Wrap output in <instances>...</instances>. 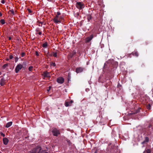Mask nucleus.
<instances>
[{"label": "nucleus", "mask_w": 153, "mask_h": 153, "mask_svg": "<svg viewBox=\"0 0 153 153\" xmlns=\"http://www.w3.org/2000/svg\"><path fill=\"white\" fill-rule=\"evenodd\" d=\"M146 139H147V141L148 142L149 140L148 139V138L147 137L146 138Z\"/></svg>", "instance_id": "39"}, {"label": "nucleus", "mask_w": 153, "mask_h": 153, "mask_svg": "<svg viewBox=\"0 0 153 153\" xmlns=\"http://www.w3.org/2000/svg\"><path fill=\"white\" fill-rule=\"evenodd\" d=\"M48 153V152H45L44 153Z\"/></svg>", "instance_id": "40"}, {"label": "nucleus", "mask_w": 153, "mask_h": 153, "mask_svg": "<svg viewBox=\"0 0 153 153\" xmlns=\"http://www.w3.org/2000/svg\"><path fill=\"white\" fill-rule=\"evenodd\" d=\"M0 153H1L0 152Z\"/></svg>", "instance_id": "41"}, {"label": "nucleus", "mask_w": 153, "mask_h": 153, "mask_svg": "<svg viewBox=\"0 0 153 153\" xmlns=\"http://www.w3.org/2000/svg\"><path fill=\"white\" fill-rule=\"evenodd\" d=\"M93 37V35H91L90 37H88L85 39V41L86 43H88L91 41Z\"/></svg>", "instance_id": "8"}, {"label": "nucleus", "mask_w": 153, "mask_h": 153, "mask_svg": "<svg viewBox=\"0 0 153 153\" xmlns=\"http://www.w3.org/2000/svg\"><path fill=\"white\" fill-rule=\"evenodd\" d=\"M84 69L82 67H77L76 69V72L77 73L81 72L83 71Z\"/></svg>", "instance_id": "9"}, {"label": "nucleus", "mask_w": 153, "mask_h": 153, "mask_svg": "<svg viewBox=\"0 0 153 153\" xmlns=\"http://www.w3.org/2000/svg\"><path fill=\"white\" fill-rule=\"evenodd\" d=\"M52 132L53 135L55 136H58V135L60 134V132L59 130L56 128H54L52 131Z\"/></svg>", "instance_id": "4"}, {"label": "nucleus", "mask_w": 153, "mask_h": 153, "mask_svg": "<svg viewBox=\"0 0 153 153\" xmlns=\"http://www.w3.org/2000/svg\"><path fill=\"white\" fill-rule=\"evenodd\" d=\"M11 37H9V40H11Z\"/></svg>", "instance_id": "34"}, {"label": "nucleus", "mask_w": 153, "mask_h": 153, "mask_svg": "<svg viewBox=\"0 0 153 153\" xmlns=\"http://www.w3.org/2000/svg\"><path fill=\"white\" fill-rule=\"evenodd\" d=\"M52 55L54 57H57V53L56 52L53 53Z\"/></svg>", "instance_id": "17"}, {"label": "nucleus", "mask_w": 153, "mask_h": 153, "mask_svg": "<svg viewBox=\"0 0 153 153\" xmlns=\"http://www.w3.org/2000/svg\"><path fill=\"white\" fill-rule=\"evenodd\" d=\"M42 75L43 76L44 79L46 77H50V75L49 73L47 71L44 72L42 74Z\"/></svg>", "instance_id": "5"}, {"label": "nucleus", "mask_w": 153, "mask_h": 153, "mask_svg": "<svg viewBox=\"0 0 153 153\" xmlns=\"http://www.w3.org/2000/svg\"><path fill=\"white\" fill-rule=\"evenodd\" d=\"M8 64H6L4 65L3 66V68L5 69L6 67L8 66Z\"/></svg>", "instance_id": "18"}, {"label": "nucleus", "mask_w": 153, "mask_h": 153, "mask_svg": "<svg viewBox=\"0 0 153 153\" xmlns=\"http://www.w3.org/2000/svg\"><path fill=\"white\" fill-rule=\"evenodd\" d=\"M146 152H147V153H151L150 150L149 149H148V150H147Z\"/></svg>", "instance_id": "28"}, {"label": "nucleus", "mask_w": 153, "mask_h": 153, "mask_svg": "<svg viewBox=\"0 0 153 153\" xmlns=\"http://www.w3.org/2000/svg\"><path fill=\"white\" fill-rule=\"evenodd\" d=\"M51 86H49V89H48L47 90V91H49L50 90V89H51Z\"/></svg>", "instance_id": "31"}, {"label": "nucleus", "mask_w": 153, "mask_h": 153, "mask_svg": "<svg viewBox=\"0 0 153 153\" xmlns=\"http://www.w3.org/2000/svg\"><path fill=\"white\" fill-rule=\"evenodd\" d=\"M65 105L66 107H68V106H71V105L69 104V102H66L65 103Z\"/></svg>", "instance_id": "16"}, {"label": "nucleus", "mask_w": 153, "mask_h": 153, "mask_svg": "<svg viewBox=\"0 0 153 153\" xmlns=\"http://www.w3.org/2000/svg\"><path fill=\"white\" fill-rule=\"evenodd\" d=\"M26 62H24L23 63V65H26Z\"/></svg>", "instance_id": "36"}, {"label": "nucleus", "mask_w": 153, "mask_h": 153, "mask_svg": "<svg viewBox=\"0 0 153 153\" xmlns=\"http://www.w3.org/2000/svg\"><path fill=\"white\" fill-rule=\"evenodd\" d=\"M36 56H38L39 55V54L38 51H36Z\"/></svg>", "instance_id": "29"}, {"label": "nucleus", "mask_w": 153, "mask_h": 153, "mask_svg": "<svg viewBox=\"0 0 153 153\" xmlns=\"http://www.w3.org/2000/svg\"><path fill=\"white\" fill-rule=\"evenodd\" d=\"M51 65L52 66H55L56 65L55 64V63H52L51 64Z\"/></svg>", "instance_id": "26"}, {"label": "nucleus", "mask_w": 153, "mask_h": 153, "mask_svg": "<svg viewBox=\"0 0 153 153\" xmlns=\"http://www.w3.org/2000/svg\"><path fill=\"white\" fill-rule=\"evenodd\" d=\"M131 54L134 56H138V53L137 51H134L132 52Z\"/></svg>", "instance_id": "13"}, {"label": "nucleus", "mask_w": 153, "mask_h": 153, "mask_svg": "<svg viewBox=\"0 0 153 153\" xmlns=\"http://www.w3.org/2000/svg\"><path fill=\"white\" fill-rule=\"evenodd\" d=\"M64 79L62 77H59L57 79V81L59 83L62 84L64 82Z\"/></svg>", "instance_id": "7"}, {"label": "nucleus", "mask_w": 153, "mask_h": 153, "mask_svg": "<svg viewBox=\"0 0 153 153\" xmlns=\"http://www.w3.org/2000/svg\"><path fill=\"white\" fill-rule=\"evenodd\" d=\"M73 102V101H72V100H71L69 102V104H70V105H71V104H72V103Z\"/></svg>", "instance_id": "27"}, {"label": "nucleus", "mask_w": 153, "mask_h": 153, "mask_svg": "<svg viewBox=\"0 0 153 153\" xmlns=\"http://www.w3.org/2000/svg\"><path fill=\"white\" fill-rule=\"evenodd\" d=\"M23 65L20 63L19 64L16 66L15 68V72L16 73H18L19 71L23 68Z\"/></svg>", "instance_id": "3"}, {"label": "nucleus", "mask_w": 153, "mask_h": 153, "mask_svg": "<svg viewBox=\"0 0 153 153\" xmlns=\"http://www.w3.org/2000/svg\"><path fill=\"white\" fill-rule=\"evenodd\" d=\"M2 16V14L1 13H0V16Z\"/></svg>", "instance_id": "35"}, {"label": "nucleus", "mask_w": 153, "mask_h": 153, "mask_svg": "<svg viewBox=\"0 0 153 153\" xmlns=\"http://www.w3.org/2000/svg\"><path fill=\"white\" fill-rule=\"evenodd\" d=\"M0 134L3 137H4L5 136V134L1 132L0 133Z\"/></svg>", "instance_id": "22"}, {"label": "nucleus", "mask_w": 153, "mask_h": 153, "mask_svg": "<svg viewBox=\"0 0 153 153\" xmlns=\"http://www.w3.org/2000/svg\"><path fill=\"white\" fill-rule=\"evenodd\" d=\"M48 46V43L47 42H45L42 44V46L43 48H46Z\"/></svg>", "instance_id": "14"}, {"label": "nucleus", "mask_w": 153, "mask_h": 153, "mask_svg": "<svg viewBox=\"0 0 153 153\" xmlns=\"http://www.w3.org/2000/svg\"><path fill=\"white\" fill-rule=\"evenodd\" d=\"M25 53L24 52H22V53L21 55L22 57H23L25 55Z\"/></svg>", "instance_id": "23"}, {"label": "nucleus", "mask_w": 153, "mask_h": 153, "mask_svg": "<svg viewBox=\"0 0 153 153\" xmlns=\"http://www.w3.org/2000/svg\"><path fill=\"white\" fill-rule=\"evenodd\" d=\"M61 13L59 12H57L56 14L54 17V18L53 19V21L55 24H58L61 23L63 18L62 16H60Z\"/></svg>", "instance_id": "1"}, {"label": "nucleus", "mask_w": 153, "mask_h": 153, "mask_svg": "<svg viewBox=\"0 0 153 153\" xmlns=\"http://www.w3.org/2000/svg\"><path fill=\"white\" fill-rule=\"evenodd\" d=\"M76 7L79 10L82 9L85 7L84 4L81 2H77L76 4Z\"/></svg>", "instance_id": "2"}, {"label": "nucleus", "mask_w": 153, "mask_h": 153, "mask_svg": "<svg viewBox=\"0 0 153 153\" xmlns=\"http://www.w3.org/2000/svg\"><path fill=\"white\" fill-rule=\"evenodd\" d=\"M15 61L16 62L18 60L19 58L18 57H15Z\"/></svg>", "instance_id": "20"}, {"label": "nucleus", "mask_w": 153, "mask_h": 153, "mask_svg": "<svg viewBox=\"0 0 153 153\" xmlns=\"http://www.w3.org/2000/svg\"><path fill=\"white\" fill-rule=\"evenodd\" d=\"M39 35H41L42 34V33L41 32H39Z\"/></svg>", "instance_id": "33"}, {"label": "nucleus", "mask_w": 153, "mask_h": 153, "mask_svg": "<svg viewBox=\"0 0 153 153\" xmlns=\"http://www.w3.org/2000/svg\"><path fill=\"white\" fill-rule=\"evenodd\" d=\"M76 54V52H74V54H73V55H74V54Z\"/></svg>", "instance_id": "38"}, {"label": "nucleus", "mask_w": 153, "mask_h": 153, "mask_svg": "<svg viewBox=\"0 0 153 153\" xmlns=\"http://www.w3.org/2000/svg\"><path fill=\"white\" fill-rule=\"evenodd\" d=\"M48 1H53V0H48Z\"/></svg>", "instance_id": "37"}, {"label": "nucleus", "mask_w": 153, "mask_h": 153, "mask_svg": "<svg viewBox=\"0 0 153 153\" xmlns=\"http://www.w3.org/2000/svg\"><path fill=\"white\" fill-rule=\"evenodd\" d=\"M12 124V122H10L8 123L6 125V128H9L11 126Z\"/></svg>", "instance_id": "12"}, {"label": "nucleus", "mask_w": 153, "mask_h": 153, "mask_svg": "<svg viewBox=\"0 0 153 153\" xmlns=\"http://www.w3.org/2000/svg\"><path fill=\"white\" fill-rule=\"evenodd\" d=\"M33 69V67L32 66H30L28 68L29 71H31Z\"/></svg>", "instance_id": "19"}, {"label": "nucleus", "mask_w": 153, "mask_h": 153, "mask_svg": "<svg viewBox=\"0 0 153 153\" xmlns=\"http://www.w3.org/2000/svg\"><path fill=\"white\" fill-rule=\"evenodd\" d=\"M5 83V80L3 78H1V80L0 84L1 86L4 85Z\"/></svg>", "instance_id": "10"}, {"label": "nucleus", "mask_w": 153, "mask_h": 153, "mask_svg": "<svg viewBox=\"0 0 153 153\" xmlns=\"http://www.w3.org/2000/svg\"><path fill=\"white\" fill-rule=\"evenodd\" d=\"M0 22L2 25L4 24L5 23V21L3 19H1L0 20Z\"/></svg>", "instance_id": "15"}, {"label": "nucleus", "mask_w": 153, "mask_h": 153, "mask_svg": "<svg viewBox=\"0 0 153 153\" xmlns=\"http://www.w3.org/2000/svg\"><path fill=\"white\" fill-rule=\"evenodd\" d=\"M27 10H28V12H29V13H31V12H32L31 10L30 9H27Z\"/></svg>", "instance_id": "24"}, {"label": "nucleus", "mask_w": 153, "mask_h": 153, "mask_svg": "<svg viewBox=\"0 0 153 153\" xmlns=\"http://www.w3.org/2000/svg\"><path fill=\"white\" fill-rule=\"evenodd\" d=\"M12 13H14V11L13 10H10Z\"/></svg>", "instance_id": "32"}, {"label": "nucleus", "mask_w": 153, "mask_h": 153, "mask_svg": "<svg viewBox=\"0 0 153 153\" xmlns=\"http://www.w3.org/2000/svg\"><path fill=\"white\" fill-rule=\"evenodd\" d=\"M41 150V148L40 146H38L36 149H35L32 150L33 153H36L37 152H39Z\"/></svg>", "instance_id": "6"}, {"label": "nucleus", "mask_w": 153, "mask_h": 153, "mask_svg": "<svg viewBox=\"0 0 153 153\" xmlns=\"http://www.w3.org/2000/svg\"><path fill=\"white\" fill-rule=\"evenodd\" d=\"M13 57L12 55H10L9 56V58L10 59H12L13 58Z\"/></svg>", "instance_id": "21"}, {"label": "nucleus", "mask_w": 153, "mask_h": 153, "mask_svg": "<svg viewBox=\"0 0 153 153\" xmlns=\"http://www.w3.org/2000/svg\"><path fill=\"white\" fill-rule=\"evenodd\" d=\"M1 2L2 4H4L5 3V1L4 0H2L1 1Z\"/></svg>", "instance_id": "30"}, {"label": "nucleus", "mask_w": 153, "mask_h": 153, "mask_svg": "<svg viewBox=\"0 0 153 153\" xmlns=\"http://www.w3.org/2000/svg\"><path fill=\"white\" fill-rule=\"evenodd\" d=\"M147 108L149 109H150L151 108V106L149 104L148 106H147Z\"/></svg>", "instance_id": "25"}, {"label": "nucleus", "mask_w": 153, "mask_h": 153, "mask_svg": "<svg viewBox=\"0 0 153 153\" xmlns=\"http://www.w3.org/2000/svg\"><path fill=\"white\" fill-rule=\"evenodd\" d=\"M3 143L5 145H7L8 142V140L6 137L4 138L3 139Z\"/></svg>", "instance_id": "11"}]
</instances>
